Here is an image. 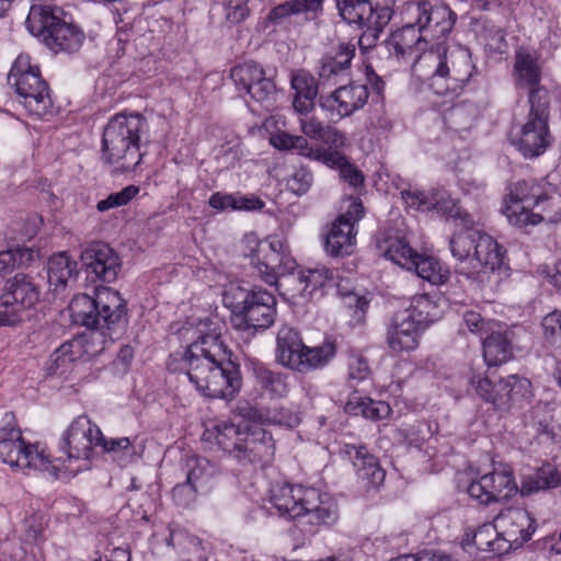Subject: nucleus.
Listing matches in <instances>:
<instances>
[{
    "label": "nucleus",
    "instance_id": "20e7f679",
    "mask_svg": "<svg viewBox=\"0 0 561 561\" xmlns=\"http://www.w3.org/2000/svg\"><path fill=\"white\" fill-rule=\"evenodd\" d=\"M268 502L280 517L305 520L316 527L333 526L339 520L335 500L313 486L278 482L271 486Z\"/></svg>",
    "mask_w": 561,
    "mask_h": 561
},
{
    "label": "nucleus",
    "instance_id": "58836bf2",
    "mask_svg": "<svg viewBox=\"0 0 561 561\" xmlns=\"http://www.w3.org/2000/svg\"><path fill=\"white\" fill-rule=\"evenodd\" d=\"M472 540L479 550L496 554L504 553L511 548V539L499 533L495 523L479 526L472 535Z\"/></svg>",
    "mask_w": 561,
    "mask_h": 561
},
{
    "label": "nucleus",
    "instance_id": "864d4df0",
    "mask_svg": "<svg viewBox=\"0 0 561 561\" xmlns=\"http://www.w3.org/2000/svg\"><path fill=\"white\" fill-rule=\"evenodd\" d=\"M561 484V473L552 466L545 465L539 468L530 479H528V493L549 488H556Z\"/></svg>",
    "mask_w": 561,
    "mask_h": 561
},
{
    "label": "nucleus",
    "instance_id": "6e6552de",
    "mask_svg": "<svg viewBox=\"0 0 561 561\" xmlns=\"http://www.w3.org/2000/svg\"><path fill=\"white\" fill-rule=\"evenodd\" d=\"M8 82L14 89L19 102L31 115L42 117L49 112L51 100L48 84L43 79L38 65L27 54L16 57Z\"/></svg>",
    "mask_w": 561,
    "mask_h": 561
},
{
    "label": "nucleus",
    "instance_id": "cd10ccee",
    "mask_svg": "<svg viewBox=\"0 0 561 561\" xmlns=\"http://www.w3.org/2000/svg\"><path fill=\"white\" fill-rule=\"evenodd\" d=\"M432 210L446 220H453L460 229L473 225L471 215L461 208L459 202L451 197L450 193L443 187H435L432 197Z\"/></svg>",
    "mask_w": 561,
    "mask_h": 561
},
{
    "label": "nucleus",
    "instance_id": "a211bd4d",
    "mask_svg": "<svg viewBox=\"0 0 561 561\" xmlns=\"http://www.w3.org/2000/svg\"><path fill=\"white\" fill-rule=\"evenodd\" d=\"M81 261L88 272L104 283L117 279L122 270L119 255L104 242H93L81 253Z\"/></svg>",
    "mask_w": 561,
    "mask_h": 561
},
{
    "label": "nucleus",
    "instance_id": "680f3d73",
    "mask_svg": "<svg viewBox=\"0 0 561 561\" xmlns=\"http://www.w3.org/2000/svg\"><path fill=\"white\" fill-rule=\"evenodd\" d=\"M312 184V174L307 169L296 170L287 180V187L296 195L307 193Z\"/></svg>",
    "mask_w": 561,
    "mask_h": 561
},
{
    "label": "nucleus",
    "instance_id": "e433bc0d",
    "mask_svg": "<svg viewBox=\"0 0 561 561\" xmlns=\"http://www.w3.org/2000/svg\"><path fill=\"white\" fill-rule=\"evenodd\" d=\"M526 184L518 182L508 187L502 204V213L510 225L524 227L526 225Z\"/></svg>",
    "mask_w": 561,
    "mask_h": 561
},
{
    "label": "nucleus",
    "instance_id": "39448f33",
    "mask_svg": "<svg viewBox=\"0 0 561 561\" xmlns=\"http://www.w3.org/2000/svg\"><path fill=\"white\" fill-rule=\"evenodd\" d=\"M472 65L467 48L448 51L444 43L417 56L412 67L413 78L426 83L434 93L456 95L471 77Z\"/></svg>",
    "mask_w": 561,
    "mask_h": 561
},
{
    "label": "nucleus",
    "instance_id": "aec40b11",
    "mask_svg": "<svg viewBox=\"0 0 561 561\" xmlns=\"http://www.w3.org/2000/svg\"><path fill=\"white\" fill-rule=\"evenodd\" d=\"M340 454L352 462L358 479L368 486H378L383 482L385 470L380 467L378 459L365 446L344 444Z\"/></svg>",
    "mask_w": 561,
    "mask_h": 561
},
{
    "label": "nucleus",
    "instance_id": "c9c22d12",
    "mask_svg": "<svg viewBox=\"0 0 561 561\" xmlns=\"http://www.w3.org/2000/svg\"><path fill=\"white\" fill-rule=\"evenodd\" d=\"M78 274V263L67 252H59L48 261V282L54 291L66 287L69 279Z\"/></svg>",
    "mask_w": 561,
    "mask_h": 561
},
{
    "label": "nucleus",
    "instance_id": "8fccbe9b",
    "mask_svg": "<svg viewBox=\"0 0 561 561\" xmlns=\"http://www.w3.org/2000/svg\"><path fill=\"white\" fill-rule=\"evenodd\" d=\"M391 19V10L387 7H374L369 1L368 12L365 13L363 28H365L364 37L371 36L376 38L382 28Z\"/></svg>",
    "mask_w": 561,
    "mask_h": 561
},
{
    "label": "nucleus",
    "instance_id": "0e129e2a",
    "mask_svg": "<svg viewBox=\"0 0 561 561\" xmlns=\"http://www.w3.org/2000/svg\"><path fill=\"white\" fill-rule=\"evenodd\" d=\"M299 125L304 137L314 140L324 139L328 127H324L319 119L314 117H301Z\"/></svg>",
    "mask_w": 561,
    "mask_h": 561
},
{
    "label": "nucleus",
    "instance_id": "bf43d9fd",
    "mask_svg": "<svg viewBox=\"0 0 561 561\" xmlns=\"http://www.w3.org/2000/svg\"><path fill=\"white\" fill-rule=\"evenodd\" d=\"M434 188L428 191L405 190L401 192V196L405 205L421 211L432 210V197Z\"/></svg>",
    "mask_w": 561,
    "mask_h": 561
},
{
    "label": "nucleus",
    "instance_id": "de8ad7c7",
    "mask_svg": "<svg viewBox=\"0 0 561 561\" xmlns=\"http://www.w3.org/2000/svg\"><path fill=\"white\" fill-rule=\"evenodd\" d=\"M186 480L198 491L209 486L216 466L206 458L192 456L186 459Z\"/></svg>",
    "mask_w": 561,
    "mask_h": 561
},
{
    "label": "nucleus",
    "instance_id": "6ab92c4d",
    "mask_svg": "<svg viewBox=\"0 0 561 561\" xmlns=\"http://www.w3.org/2000/svg\"><path fill=\"white\" fill-rule=\"evenodd\" d=\"M368 96L366 84L352 83L337 88L330 95L321 96L320 105L331 117L341 119L363 108Z\"/></svg>",
    "mask_w": 561,
    "mask_h": 561
},
{
    "label": "nucleus",
    "instance_id": "4c0bfd02",
    "mask_svg": "<svg viewBox=\"0 0 561 561\" xmlns=\"http://www.w3.org/2000/svg\"><path fill=\"white\" fill-rule=\"evenodd\" d=\"M248 419L255 424L295 427L299 424V414L289 408L279 405L265 409H251Z\"/></svg>",
    "mask_w": 561,
    "mask_h": 561
},
{
    "label": "nucleus",
    "instance_id": "2f4dec72",
    "mask_svg": "<svg viewBox=\"0 0 561 561\" xmlns=\"http://www.w3.org/2000/svg\"><path fill=\"white\" fill-rule=\"evenodd\" d=\"M518 381L517 375H510L506 379H501L496 385H493L489 378H479L477 381L472 380V383L483 400L500 408L511 399Z\"/></svg>",
    "mask_w": 561,
    "mask_h": 561
},
{
    "label": "nucleus",
    "instance_id": "c85d7f7f",
    "mask_svg": "<svg viewBox=\"0 0 561 561\" xmlns=\"http://www.w3.org/2000/svg\"><path fill=\"white\" fill-rule=\"evenodd\" d=\"M408 319L411 318L415 324L422 329L437 321L443 316V308L439 305V298L436 299L430 295H416L412 298L407 310L402 312Z\"/></svg>",
    "mask_w": 561,
    "mask_h": 561
},
{
    "label": "nucleus",
    "instance_id": "a18cd8bd",
    "mask_svg": "<svg viewBox=\"0 0 561 561\" xmlns=\"http://www.w3.org/2000/svg\"><path fill=\"white\" fill-rule=\"evenodd\" d=\"M69 313L72 322L83 327L96 329V293L94 297L87 294H80L72 298L69 306Z\"/></svg>",
    "mask_w": 561,
    "mask_h": 561
},
{
    "label": "nucleus",
    "instance_id": "2eb2a0df",
    "mask_svg": "<svg viewBox=\"0 0 561 561\" xmlns=\"http://www.w3.org/2000/svg\"><path fill=\"white\" fill-rule=\"evenodd\" d=\"M230 78L239 91H244L251 100L271 110L275 104L276 87L256 62H243L233 67Z\"/></svg>",
    "mask_w": 561,
    "mask_h": 561
},
{
    "label": "nucleus",
    "instance_id": "f3484780",
    "mask_svg": "<svg viewBox=\"0 0 561 561\" xmlns=\"http://www.w3.org/2000/svg\"><path fill=\"white\" fill-rule=\"evenodd\" d=\"M233 458L241 462H268L275 455V442L266 430L244 423Z\"/></svg>",
    "mask_w": 561,
    "mask_h": 561
},
{
    "label": "nucleus",
    "instance_id": "7ed1b4c3",
    "mask_svg": "<svg viewBox=\"0 0 561 561\" xmlns=\"http://www.w3.org/2000/svg\"><path fill=\"white\" fill-rule=\"evenodd\" d=\"M242 254L249 257L260 278L268 285H277L280 276H286L288 284H296V291L304 298L324 287L333 279V271L323 265L294 273L296 262L290 255L287 239L273 234L264 240L251 232L244 234L240 243Z\"/></svg>",
    "mask_w": 561,
    "mask_h": 561
},
{
    "label": "nucleus",
    "instance_id": "7c9ffc66",
    "mask_svg": "<svg viewBox=\"0 0 561 561\" xmlns=\"http://www.w3.org/2000/svg\"><path fill=\"white\" fill-rule=\"evenodd\" d=\"M250 371L255 379V383L270 397L283 398L288 394L289 383L286 375L273 371L257 360L250 363Z\"/></svg>",
    "mask_w": 561,
    "mask_h": 561
},
{
    "label": "nucleus",
    "instance_id": "4be33fe9",
    "mask_svg": "<svg viewBox=\"0 0 561 561\" xmlns=\"http://www.w3.org/2000/svg\"><path fill=\"white\" fill-rule=\"evenodd\" d=\"M423 331L424 329L415 324L411 318L408 319L400 313L388 330V346L396 354L412 352L417 348Z\"/></svg>",
    "mask_w": 561,
    "mask_h": 561
},
{
    "label": "nucleus",
    "instance_id": "4d7b16f0",
    "mask_svg": "<svg viewBox=\"0 0 561 561\" xmlns=\"http://www.w3.org/2000/svg\"><path fill=\"white\" fill-rule=\"evenodd\" d=\"M543 340L553 345L561 342V310H552L541 320Z\"/></svg>",
    "mask_w": 561,
    "mask_h": 561
},
{
    "label": "nucleus",
    "instance_id": "a19ab883",
    "mask_svg": "<svg viewBox=\"0 0 561 561\" xmlns=\"http://www.w3.org/2000/svg\"><path fill=\"white\" fill-rule=\"evenodd\" d=\"M53 36L45 43L50 49L58 51H76L83 43L84 34L65 19L57 24Z\"/></svg>",
    "mask_w": 561,
    "mask_h": 561
},
{
    "label": "nucleus",
    "instance_id": "4468645a",
    "mask_svg": "<svg viewBox=\"0 0 561 561\" xmlns=\"http://www.w3.org/2000/svg\"><path fill=\"white\" fill-rule=\"evenodd\" d=\"M466 491L471 500L489 506L508 501L517 494L518 486L511 471L493 470L472 478Z\"/></svg>",
    "mask_w": 561,
    "mask_h": 561
},
{
    "label": "nucleus",
    "instance_id": "9b49d317",
    "mask_svg": "<svg viewBox=\"0 0 561 561\" xmlns=\"http://www.w3.org/2000/svg\"><path fill=\"white\" fill-rule=\"evenodd\" d=\"M408 13L424 41L445 38L457 21V14L442 0H420L408 7Z\"/></svg>",
    "mask_w": 561,
    "mask_h": 561
},
{
    "label": "nucleus",
    "instance_id": "c756f323",
    "mask_svg": "<svg viewBox=\"0 0 561 561\" xmlns=\"http://www.w3.org/2000/svg\"><path fill=\"white\" fill-rule=\"evenodd\" d=\"M482 351L489 367L502 365L512 358V343L500 324L483 339Z\"/></svg>",
    "mask_w": 561,
    "mask_h": 561
},
{
    "label": "nucleus",
    "instance_id": "a878e982",
    "mask_svg": "<svg viewBox=\"0 0 561 561\" xmlns=\"http://www.w3.org/2000/svg\"><path fill=\"white\" fill-rule=\"evenodd\" d=\"M244 423L234 424L229 420H221L208 426L203 433L205 442L215 443L219 449L232 457L240 444V436L244 433Z\"/></svg>",
    "mask_w": 561,
    "mask_h": 561
},
{
    "label": "nucleus",
    "instance_id": "0eeeda50",
    "mask_svg": "<svg viewBox=\"0 0 561 561\" xmlns=\"http://www.w3.org/2000/svg\"><path fill=\"white\" fill-rule=\"evenodd\" d=\"M451 255L459 262H469L471 271L463 272L468 277L479 278L504 265L505 251L486 232L478 229L476 222L457 230L449 239Z\"/></svg>",
    "mask_w": 561,
    "mask_h": 561
},
{
    "label": "nucleus",
    "instance_id": "ddd939ff",
    "mask_svg": "<svg viewBox=\"0 0 561 561\" xmlns=\"http://www.w3.org/2000/svg\"><path fill=\"white\" fill-rule=\"evenodd\" d=\"M105 348V336L98 331L78 335L64 342L49 356L47 371L64 374L77 360H87L99 355Z\"/></svg>",
    "mask_w": 561,
    "mask_h": 561
},
{
    "label": "nucleus",
    "instance_id": "5701e85b",
    "mask_svg": "<svg viewBox=\"0 0 561 561\" xmlns=\"http://www.w3.org/2000/svg\"><path fill=\"white\" fill-rule=\"evenodd\" d=\"M306 345L300 333L290 327L284 325L276 336V360L284 367L296 370L298 362Z\"/></svg>",
    "mask_w": 561,
    "mask_h": 561
},
{
    "label": "nucleus",
    "instance_id": "49530a36",
    "mask_svg": "<svg viewBox=\"0 0 561 561\" xmlns=\"http://www.w3.org/2000/svg\"><path fill=\"white\" fill-rule=\"evenodd\" d=\"M355 54V46L352 44H342L334 56H325L320 68V78L324 80L333 79L344 73L351 66Z\"/></svg>",
    "mask_w": 561,
    "mask_h": 561
},
{
    "label": "nucleus",
    "instance_id": "5fc2aeb1",
    "mask_svg": "<svg viewBox=\"0 0 561 561\" xmlns=\"http://www.w3.org/2000/svg\"><path fill=\"white\" fill-rule=\"evenodd\" d=\"M140 192L139 186L130 184L122 191L110 194L106 198L96 203V209L100 213H105L113 208H118L128 205Z\"/></svg>",
    "mask_w": 561,
    "mask_h": 561
},
{
    "label": "nucleus",
    "instance_id": "f8f14e48",
    "mask_svg": "<svg viewBox=\"0 0 561 561\" xmlns=\"http://www.w3.org/2000/svg\"><path fill=\"white\" fill-rule=\"evenodd\" d=\"M39 295L37 285L30 276L15 274L7 282L0 296V323H8L9 327L18 323L22 312L37 304Z\"/></svg>",
    "mask_w": 561,
    "mask_h": 561
},
{
    "label": "nucleus",
    "instance_id": "37998d69",
    "mask_svg": "<svg viewBox=\"0 0 561 561\" xmlns=\"http://www.w3.org/2000/svg\"><path fill=\"white\" fill-rule=\"evenodd\" d=\"M411 270H414L419 277L433 285L445 284L450 276L449 268L433 256L420 255L416 253L411 263Z\"/></svg>",
    "mask_w": 561,
    "mask_h": 561
},
{
    "label": "nucleus",
    "instance_id": "423d86ee",
    "mask_svg": "<svg viewBox=\"0 0 561 561\" xmlns=\"http://www.w3.org/2000/svg\"><path fill=\"white\" fill-rule=\"evenodd\" d=\"M147 127L139 114H117L103 131L102 157L105 162L117 164L122 171L134 170L141 161L139 141Z\"/></svg>",
    "mask_w": 561,
    "mask_h": 561
},
{
    "label": "nucleus",
    "instance_id": "dca6fc26",
    "mask_svg": "<svg viewBox=\"0 0 561 561\" xmlns=\"http://www.w3.org/2000/svg\"><path fill=\"white\" fill-rule=\"evenodd\" d=\"M276 298L262 288L251 289V295L233 327L240 331L265 330L276 318Z\"/></svg>",
    "mask_w": 561,
    "mask_h": 561
},
{
    "label": "nucleus",
    "instance_id": "79ce46f5",
    "mask_svg": "<svg viewBox=\"0 0 561 561\" xmlns=\"http://www.w3.org/2000/svg\"><path fill=\"white\" fill-rule=\"evenodd\" d=\"M396 436L408 447L424 449L428 456H434V454L428 453V448L433 447L432 443L437 442V438L433 436L431 425L422 422L412 425H404L397 430Z\"/></svg>",
    "mask_w": 561,
    "mask_h": 561
},
{
    "label": "nucleus",
    "instance_id": "9d476101",
    "mask_svg": "<svg viewBox=\"0 0 561 561\" xmlns=\"http://www.w3.org/2000/svg\"><path fill=\"white\" fill-rule=\"evenodd\" d=\"M346 208L332 222L324 238V247L331 256H344L354 252L356 247V225L364 217V207L359 198L348 197L344 201Z\"/></svg>",
    "mask_w": 561,
    "mask_h": 561
},
{
    "label": "nucleus",
    "instance_id": "338daca9",
    "mask_svg": "<svg viewBox=\"0 0 561 561\" xmlns=\"http://www.w3.org/2000/svg\"><path fill=\"white\" fill-rule=\"evenodd\" d=\"M198 490L187 480L185 483L175 485L172 490V497L178 505L187 506L194 502Z\"/></svg>",
    "mask_w": 561,
    "mask_h": 561
},
{
    "label": "nucleus",
    "instance_id": "c03bdc74",
    "mask_svg": "<svg viewBox=\"0 0 561 561\" xmlns=\"http://www.w3.org/2000/svg\"><path fill=\"white\" fill-rule=\"evenodd\" d=\"M345 411L352 415H362L370 420H383L391 413L389 403L385 401H375L367 397L354 396L346 405Z\"/></svg>",
    "mask_w": 561,
    "mask_h": 561
},
{
    "label": "nucleus",
    "instance_id": "72a5a7b5",
    "mask_svg": "<svg viewBox=\"0 0 561 561\" xmlns=\"http://www.w3.org/2000/svg\"><path fill=\"white\" fill-rule=\"evenodd\" d=\"M424 41V35L419 33L416 25L412 22L394 32L388 43L389 51L398 58H410L419 50Z\"/></svg>",
    "mask_w": 561,
    "mask_h": 561
},
{
    "label": "nucleus",
    "instance_id": "13d9d810",
    "mask_svg": "<svg viewBox=\"0 0 561 561\" xmlns=\"http://www.w3.org/2000/svg\"><path fill=\"white\" fill-rule=\"evenodd\" d=\"M462 319L468 331L479 335L482 340L484 335L486 336L492 330L499 327V323L484 320L479 312L473 310H466L462 314Z\"/></svg>",
    "mask_w": 561,
    "mask_h": 561
},
{
    "label": "nucleus",
    "instance_id": "412c9836",
    "mask_svg": "<svg viewBox=\"0 0 561 561\" xmlns=\"http://www.w3.org/2000/svg\"><path fill=\"white\" fill-rule=\"evenodd\" d=\"M264 128L270 133L268 141L271 146L280 151H295L306 157L309 150L308 139L304 136L291 135L282 128L286 127V118L280 115H272L267 117L263 124Z\"/></svg>",
    "mask_w": 561,
    "mask_h": 561
},
{
    "label": "nucleus",
    "instance_id": "f704fd0d",
    "mask_svg": "<svg viewBox=\"0 0 561 561\" xmlns=\"http://www.w3.org/2000/svg\"><path fill=\"white\" fill-rule=\"evenodd\" d=\"M379 253L394 264L411 270V263L416 252L403 237L387 236L377 242Z\"/></svg>",
    "mask_w": 561,
    "mask_h": 561
},
{
    "label": "nucleus",
    "instance_id": "09e8293b",
    "mask_svg": "<svg viewBox=\"0 0 561 561\" xmlns=\"http://www.w3.org/2000/svg\"><path fill=\"white\" fill-rule=\"evenodd\" d=\"M99 447L102 448L104 454L110 455L113 461L118 466L125 467L133 461L135 456V447L128 437L105 438L101 434Z\"/></svg>",
    "mask_w": 561,
    "mask_h": 561
},
{
    "label": "nucleus",
    "instance_id": "b1692460",
    "mask_svg": "<svg viewBox=\"0 0 561 561\" xmlns=\"http://www.w3.org/2000/svg\"><path fill=\"white\" fill-rule=\"evenodd\" d=\"M126 311V305L119 293L110 287L96 288L98 328L110 327L118 322Z\"/></svg>",
    "mask_w": 561,
    "mask_h": 561
},
{
    "label": "nucleus",
    "instance_id": "69168bd1",
    "mask_svg": "<svg viewBox=\"0 0 561 561\" xmlns=\"http://www.w3.org/2000/svg\"><path fill=\"white\" fill-rule=\"evenodd\" d=\"M370 374L368 362L360 354H351L348 357V375L352 379L364 380Z\"/></svg>",
    "mask_w": 561,
    "mask_h": 561
},
{
    "label": "nucleus",
    "instance_id": "f03ea898",
    "mask_svg": "<svg viewBox=\"0 0 561 561\" xmlns=\"http://www.w3.org/2000/svg\"><path fill=\"white\" fill-rule=\"evenodd\" d=\"M184 332L194 337L179 354L190 382L205 397L232 400L240 391L241 376L221 337V325L205 319Z\"/></svg>",
    "mask_w": 561,
    "mask_h": 561
},
{
    "label": "nucleus",
    "instance_id": "603ef678",
    "mask_svg": "<svg viewBox=\"0 0 561 561\" xmlns=\"http://www.w3.org/2000/svg\"><path fill=\"white\" fill-rule=\"evenodd\" d=\"M368 0H336L342 19L348 24H356L363 28L365 13L368 12Z\"/></svg>",
    "mask_w": 561,
    "mask_h": 561
},
{
    "label": "nucleus",
    "instance_id": "f257e3e1",
    "mask_svg": "<svg viewBox=\"0 0 561 561\" xmlns=\"http://www.w3.org/2000/svg\"><path fill=\"white\" fill-rule=\"evenodd\" d=\"M102 431L87 415H79L62 434L59 449L64 457L50 459L47 450L39 444H27L12 414H5L0 423V460L11 468L25 472L26 470L47 471L54 476L61 469H72L66 461L88 460L93 450L99 447Z\"/></svg>",
    "mask_w": 561,
    "mask_h": 561
},
{
    "label": "nucleus",
    "instance_id": "052dcab7",
    "mask_svg": "<svg viewBox=\"0 0 561 561\" xmlns=\"http://www.w3.org/2000/svg\"><path fill=\"white\" fill-rule=\"evenodd\" d=\"M319 5L312 4L309 0H291L274 8L268 18L271 21L276 22L294 13H299L307 10H314Z\"/></svg>",
    "mask_w": 561,
    "mask_h": 561
},
{
    "label": "nucleus",
    "instance_id": "bb28decb",
    "mask_svg": "<svg viewBox=\"0 0 561 561\" xmlns=\"http://www.w3.org/2000/svg\"><path fill=\"white\" fill-rule=\"evenodd\" d=\"M291 89L295 91L293 107L300 115L309 114L314 107V99L318 94V84L313 76L305 70H298L291 75Z\"/></svg>",
    "mask_w": 561,
    "mask_h": 561
},
{
    "label": "nucleus",
    "instance_id": "774afa93",
    "mask_svg": "<svg viewBox=\"0 0 561 561\" xmlns=\"http://www.w3.org/2000/svg\"><path fill=\"white\" fill-rule=\"evenodd\" d=\"M339 173L340 178L352 187H359L364 183L363 173L355 165L350 163L348 160L341 167Z\"/></svg>",
    "mask_w": 561,
    "mask_h": 561
},
{
    "label": "nucleus",
    "instance_id": "393cba45",
    "mask_svg": "<svg viewBox=\"0 0 561 561\" xmlns=\"http://www.w3.org/2000/svg\"><path fill=\"white\" fill-rule=\"evenodd\" d=\"M62 14L64 12L59 8L32 5L26 19V27L34 36L46 43L53 36L57 24L64 20Z\"/></svg>",
    "mask_w": 561,
    "mask_h": 561
},
{
    "label": "nucleus",
    "instance_id": "e2e57ef3",
    "mask_svg": "<svg viewBox=\"0 0 561 561\" xmlns=\"http://www.w3.org/2000/svg\"><path fill=\"white\" fill-rule=\"evenodd\" d=\"M249 0H227L225 4L226 19L230 24L243 22L250 14Z\"/></svg>",
    "mask_w": 561,
    "mask_h": 561
},
{
    "label": "nucleus",
    "instance_id": "473e14b6",
    "mask_svg": "<svg viewBox=\"0 0 561 561\" xmlns=\"http://www.w3.org/2000/svg\"><path fill=\"white\" fill-rule=\"evenodd\" d=\"M38 256V251L31 247L20 245L15 241L0 240V274L27 265Z\"/></svg>",
    "mask_w": 561,
    "mask_h": 561
},
{
    "label": "nucleus",
    "instance_id": "6e6d98bb",
    "mask_svg": "<svg viewBox=\"0 0 561 561\" xmlns=\"http://www.w3.org/2000/svg\"><path fill=\"white\" fill-rule=\"evenodd\" d=\"M306 158L319 161L337 171L347 161V158L336 149L312 146L309 147Z\"/></svg>",
    "mask_w": 561,
    "mask_h": 561
},
{
    "label": "nucleus",
    "instance_id": "3c124183",
    "mask_svg": "<svg viewBox=\"0 0 561 561\" xmlns=\"http://www.w3.org/2000/svg\"><path fill=\"white\" fill-rule=\"evenodd\" d=\"M251 295V290H247L239 285L229 284L222 293V304L231 311V322L234 323L241 313L243 306L247 304Z\"/></svg>",
    "mask_w": 561,
    "mask_h": 561
},
{
    "label": "nucleus",
    "instance_id": "ea45409f",
    "mask_svg": "<svg viewBox=\"0 0 561 561\" xmlns=\"http://www.w3.org/2000/svg\"><path fill=\"white\" fill-rule=\"evenodd\" d=\"M336 354V345L332 340H325L322 344L307 346L301 354L296 371L308 373L327 366Z\"/></svg>",
    "mask_w": 561,
    "mask_h": 561
},
{
    "label": "nucleus",
    "instance_id": "1a4fd4ad",
    "mask_svg": "<svg viewBox=\"0 0 561 561\" xmlns=\"http://www.w3.org/2000/svg\"><path fill=\"white\" fill-rule=\"evenodd\" d=\"M538 68L528 61V157H539L552 144L549 130V93L547 89L537 87Z\"/></svg>",
    "mask_w": 561,
    "mask_h": 561
}]
</instances>
